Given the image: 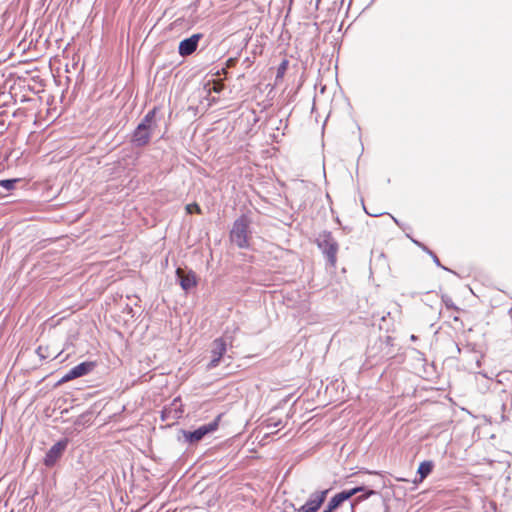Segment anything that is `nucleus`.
<instances>
[{"label":"nucleus","instance_id":"f257e3e1","mask_svg":"<svg viewBox=\"0 0 512 512\" xmlns=\"http://www.w3.org/2000/svg\"><path fill=\"white\" fill-rule=\"evenodd\" d=\"M156 111L157 108L150 110L135 128L131 139L134 146L143 147L150 142L151 136L157 127Z\"/></svg>","mask_w":512,"mask_h":512},{"label":"nucleus","instance_id":"f03ea898","mask_svg":"<svg viewBox=\"0 0 512 512\" xmlns=\"http://www.w3.org/2000/svg\"><path fill=\"white\" fill-rule=\"evenodd\" d=\"M316 244L331 267L336 266L339 244L330 231H322L316 238Z\"/></svg>","mask_w":512,"mask_h":512},{"label":"nucleus","instance_id":"7ed1b4c3","mask_svg":"<svg viewBox=\"0 0 512 512\" xmlns=\"http://www.w3.org/2000/svg\"><path fill=\"white\" fill-rule=\"evenodd\" d=\"M250 223V219L246 215L240 216L233 223V227L230 231V240L238 248L243 249L249 247Z\"/></svg>","mask_w":512,"mask_h":512},{"label":"nucleus","instance_id":"20e7f679","mask_svg":"<svg viewBox=\"0 0 512 512\" xmlns=\"http://www.w3.org/2000/svg\"><path fill=\"white\" fill-rule=\"evenodd\" d=\"M232 343L233 337L227 335L226 333L212 341L210 345L211 357L206 366L208 370H212L220 364L221 360L227 352L228 346H232Z\"/></svg>","mask_w":512,"mask_h":512},{"label":"nucleus","instance_id":"39448f33","mask_svg":"<svg viewBox=\"0 0 512 512\" xmlns=\"http://www.w3.org/2000/svg\"><path fill=\"white\" fill-rule=\"evenodd\" d=\"M221 416H217L210 423L201 425L194 431H183L184 439L190 444L197 443L201 441L206 435L216 431L219 426Z\"/></svg>","mask_w":512,"mask_h":512},{"label":"nucleus","instance_id":"423d86ee","mask_svg":"<svg viewBox=\"0 0 512 512\" xmlns=\"http://www.w3.org/2000/svg\"><path fill=\"white\" fill-rule=\"evenodd\" d=\"M330 489L315 491L310 494L308 500L300 508L296 509L294 504L290 503L295 512H317L325 502Z\"/></svg>","mask_w":512,"mask_h":512},{"label":"nucleus","instance_id":"0eeeda50","mask_svg":"<svg viewBox=\"0 0 512 512\" xmlns=\"http://www.w3.org/2000/svg\"><path fill=\"white\" fill-rule=\"evenodd\" d=\"M96 367V363L93 361H85L82 362L75 367L71 368L67 373H65L61 379L59 380V384H63L69 382L73 379L85 376L92 372Z\"/></svg>","mask_w":512,"mask_h":512},{"label":"nucleus","instance_id":"6e6552de","mask_svg":"<svg viewBox=\"0 0 512 512\" xmlns=\"http://www.w3.org/2000/svg\"><path fill=\"white\" fill-rule=\"evenodd\" d=\"M68 439H61L56 442L46 453L44 457V465L47 467H52L56 464V462L62 457L64 451L68 446Z\"/></svg>","mask_w":512,"mask_h":512},{"label":"nucleus","instance_id":"1a4fd4ad","mask_svg":"<svg viewBox=\"0 0 512 512\" xmlns=\"http://www.w3.org/2000/svg\"><path fill=\"white\" fill-rule=\"evenodd\" d=\"M364 490L363 486L354 487L351 489L343 490L336 495H334L328 502V506L330 508H333L335 511L338 509L345 501L350 500L354 495H356L358 492H361Z\"/></svg>","mask_w":512,"mask_h":512},{"label":"nucleus","instance_id":"9d476101","mask_svg":"<svg viewBox=\"0 0 512 512\" xmlns=\"http://www.w3.org/2000/svg\"><path fill=\"white\" fill-rule=\"evenodd\" d=\"M201 38L202 34L197 33L180 41L178 47L179 54L183 57H186L194 53L198 47V43Z\"/></svg>","mask_w":512,"mask_h":512},{"label":"nucleus","instance_id":"9b49d317","mask_svg":"<svg viewBox=\"0 0 512 512\" xmlns=\"http://www.w3.org/2000/svg\"><path fill=\"white\" fill-rule=\"evenodd\" d=\"M176 277L181 288L186 292L197 285L196 275L191 270L185 273L181 268H177Z\"/></svg>","mask_w":512,"mask_h":512},{"label":"nucleus","instance_id":"f8f14e48","mask_svg":"<svg viewBox=\"0 0 512 512\" xmlns=\"http://www.w3.org/2000/svg\"><path fill=\"white\" fill-rule=\"evenodd\" d=\"M434 464L432 461H423L420 463L417 473L419 479L415 480L414 483L422 482L433 470Z\"/></svg>","mask_w":512,"mask_h":512},{"label":"nucleus","instance_id":"ddd939ff","mask_svg":"<svg viewBox=\"0 0 512 512\" xmlns=\"http://www.w3.org/2000/svg\"><path fill=\"white\" fill-rule=\"evenodd\" d=\"M19 181V179H4L0 180V187L10 191L15 188L16 183Z\"/></svg>","mask_w":512,"mask_h":512},{"label":"nucleus","instance_id":"4468645a","mask_svg":"<svg viewBox=\"0 0 512 512\" xmlns=\"http://www.w3.org/2000/svg\"><path fill=\"white\" fill-rule=\"evenodd\" d=\"M375 492L373 490H369L365 496L358 497L350 502V509L351 512H355V506L357 503H359L362 499H366L370 495L374 494Z\"/></svg>","mask_w":512,"mask_h":512},{"label":"nucleus","instance_id":"2eb2a0df","mask_svg":"<svg viewBox=\"0 0 512 512\" xmlns=\"http://www.w3.org/2000/svg\"><path fill=\"white\" fill-rule=\"evenodd\" d=\"M186 211L187 213L189 214H192V213H201V208L200 206L197 204V203H192V204H188L186 206Z\"/></svg>","mask_w":512,"mask_h":512},{"label":"nucleus","instance_id":"dca6fc26","mask_svg":"<svg viewBox=\"0 0 512 512\" xmlns=\"http://www.w3.org/2000/svg\"><path fill=\"white\" fill-rule=\"evenodd\" d=\"M428 255H430V256H431V258H432L433 262H434L437 266L441 267V268H442V269H444V270L450 271L448 268H446L445 266H443V265L440 263L439 258L437 257V255H436L433 251H428Z\"/></svg>","mask_w":512,"mask_h":512},{"label":"nucleus","instance_id":"f3484780","mask_svg":"<svg viewBox=\"0 0 512 512\" xmlns=\"http://www.w3.org/2000/svg\"><path fill=\"white\" fill-rule=\"evenodd\" d=\"M287 64H288V63H287V61H286V60H285V61H283V62L280 64V66H279V68H278V71H277V77H280V76H282V75L284 74V72L286 71V68H287Z\"/></svg>","mask_w":512,"mask_h":512},{"label":"nucleus","instance_id":"a211bd4d","mask_svg":"<svg viewBox=\"0 0 512 512\" xmlns=\"http://www.w3.org/2000/svg\"><path fill=\"white\" fill-rule=\"evenodd\" d=\"M236 63H237V59L236 58H229L226 61L227 67H233V66H235Z\"/></svg>","mask_w":512,"mask_h":512},{"label":"nucleus","instance_id":"6ab92c4d","mask_svg":"<svg viewBox=\"0 0 512 512\" xmlns=\"http://www.w3.org/2000/svg\"><path fill=\"white\" fill-rule=\"evenodd\" d=\"M36 352H37V354L39 355V357H40V358H42V359H45V358L47 357V356L44 354V349H43V347H42V346H39V347L37 348V351H36Z\"/></svg>","mask_w":512,"mask_h":512},{"label":"nucleus","instance_id":"aec40b11","mask_svg":"<svg viewBox=\"0 0 512 512\" xmlns=\"http://www.w3.org/2000/svg\"><path fill=\"white\" fill-rule=\"evenodd\" d=\"M280 424H281V422H280V421H279V422H274V423H270V422H268V423H267V427H268V428L277 427V426H278V425H280Z\"/></svg>","mask_w":512,"mask_h":512},{"label":"nucleus","instance_id":"412c9836","mask_svg":"<svg viewBox=\"0 0 512 512\" xmlns=\"http://www.w3.org/2000/svg\"><path fill=\"white\" fill-rule=\"evenodd\" d=\"M364 209H365L366 213H367L368 215H370V216H374V217H376V216H379V215H381V214H382V213H372V212H369V211L366 209V207H364Z\"/></svg>","mask_w":512,"mask_h":512},{"label":"nucleus","instance_id":"4be33fe9","mask_svg":"<svg viewBox=\"0 0 512 512\" xmlns=\"http://www.w3.org/2000/svg\"><path fill=\"white\" fill-rule=\"evenodd\" d=\"M413 243H415L418 247L422 248V246L424 245L423 243L415 240V239H412Z\"/></svg>","mask_w":512,"mask_h":512},{"label":"nucleus","instance_id":"5701e85b","mask_svg":"<svg viewBox=\"0 0 512 512\" xmlns=\"http://www.w3.org/2000/svg\"><path fill=\"white\" fill-rule=\"evenodd\" d=\"M413 243H415L418 247L422 248V246L424 245L423 243L415 240V239H412Z\"/></svg>","mask_w":512,"mask_h":512},{"label":"nucleus","instance_id":"b1692460","mask_svg":"<svg viewBox=\"0 0 512 512\" xmlns=\"http://www.w3.org/2000/svg\"><path fill=\"white\" fill-rule=\"evenodd\" d=\"M322 512H334L333 508H330L328 505L325 507V509Z\"/></svg>","mask_w":512,"mask_h":512},{"label":"nucleus","instance_id":"393cba45","mask_svg":"<svg viewBox=\"0 0 512 512\" xmlns=\"http://www.w3.org/2000/svg\"><path fill=\"white\" fill-rule=\"evenodd\" d=\"M320 3H321V0H315V10L319 9Z\"/></svg>","mask_w":512,"mask_h":512},{"label":"nucleus","instance_id":"a878e982","mask_svg":"<svg viewBox=\"0 0 512 512\" xmlns=\"http://www.w3.org/2000/svg\"><path fill=\"white\" fill-rule=\"evenodd\" d=\"M424 252L428 254V251H431L427 246L423 245L421 248Z\"/></svg>","mask_w":512,"mask_h":512}]
</instances>
